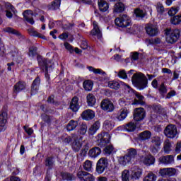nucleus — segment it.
<instances>
[{
  "label": "nucleus",
  "mask_w": 181,
  "mask_h": 181,
  "mask_svg": "<svg viewBox=\"0 0 181 181\" xmlns=\"http://www.w3.org/2000/svg\"><path fill=\"white\" fill-rule=\"evenodd\" d=\"M132 82L135 87H137L139 90H144L146 88L148 84V79L144 74L139 72L134 74L132 77Z\"/></svg>",
  "instance_id": "obj_1"
},
{
  "label": "nucleus",
  "mask_w": 181,
  "mask_h": 181,
  "mask_svg": "<svg viewBox=\"0 0 181 181\" xmlns=\"http://www.w3.org/2000/svg\"><path fill=\"white\" fill-rule=\"evenodd\" d=\"M115 23L116 26H118L119 28H127V32L128 33H134L132 28H129L132 25L129 16L127 15L120 16L115 18Z\"/></svg>",
  "instance_id": "obj_2"
},
{
  "label": "nucleus",
  "mask_w": 181,
  "mask_h": 181,
  "mask_svg": "<svg viewBox=\"0 0 181 181\" xmlns=\"http://www.w3.org/2000/svg\"><path fill=\"white\" fill-rule=\"evenodd\" d=\"M82 141L83 136L77 134H71V136L65 139V142H67V144H72V148L75 152H78V150L81 149V146H83V143H81Z\"/></svg>",
  "instance_id": "obj_3"
},
{
  "label": "nucleus",
  "mask_w": 181,
  "mask_h": 181,
  "mask_svg": "<svg viewBox=\"0 0 181 181\" xmlns=\"http://www.w3.org/2000/svg\"><path fill=\"white\" fill-rule=\"evenodd\" d=\"M180 37V30L168 28L165 30V40L167 43H176Z\"/></svg>",
  "instance_id": "obj_4"
},
{
  "label": "nucleus",
  "mask_w": 181,
  "mask_h": 181,
  "mask_svg": "<svg viewBox=\"0 0 181 181\" xmlns=\"http://www.w3.org/2000/svg\"><path fill=\"white\" fill-rule=\"evenodd\" d=\"M121 86L124 87L125 90H127L128 93H131V91H132V88H131V86H129V85L125 83L124 82L110 81L107 83V87L113 90H118L119 87H121Z\"/></svg>",
  "instance_id": "obj_5"
},
{
  "label": "nucleus",
  "mask_w": 181,
  "mask_h": 181,
  "mask_svg": "<svg viewBox=\"0 0 181 181\" xmlns=\"http://www.w3.org/2000/svg\"><path fill=\"white\" fill-rule=\"evenodd\" d=\"M140 162L146 165V166H151V165L155 164V157L151 153L144 152V154L140 157Z\"/></svg>",
  "instance_id": "obj_6"
},
{
  "label": "nucleus",
  "mask_w": 181,
  "mask_h": 181,
  "mask_svg": "<svg viewBox=\"0 0 181 181\" xmlns=\"http://www.w3.org/2000/svg\"><path fill=\"white\" fill-rule=\"evenodd\" d=\"M108 166V160L105 158H101L98 160L96 165V172L101 175V173H104V170Z\"/></svg>",
  "instance_id": "obj_7"
},
{
  "label": "nucleus",
  "mask_w": 181,
  "mask_h": 181,
  "mask_svg": "<svg viewBox=\"0 0 181 181\" xmlns=\"http://www.w3.org/2000/svg\"><path fill=\"white\" fill-rule=\"evenodd\" d=\"M164 134L168 138H175L177 135V129L175 125L169 124L165 127Z\"/></svg>",
  "instance_id": "obj_8"
},
{
  "label": "nucleus",
  "mask_w": 181,
  "mask_h": 181,
  "mask_svg": "<svg viewBox=\"0 0 181 181\" xmlns=\"http://www.w3.org/2000/svg\"><path fill=\"white\" fill-rule=\"evenodd\" d=\"M143 172L142 168L139 167L132 168L130 172V179H132V180H139L142 176Z\"/></svg>",
  "instance_id": "obj_9"
},
{
  "label": "nucleus",
  "mask_w": 181,
  "mask_h": 181,
  "mask_svg": "<svg viewBox=\"0 0 181 181\" xmlns=\"http://www.w3.org/2000/svg\"><path fill=\"white\" fill-rule=\"evenodd\" d=\"M159 146H160V138H159V136L153 138L151 140V144L150 146L151 152L153 154L158 153Z\"/></svg>",
  "instance_id": "obj_10"
},
{
  "label": "nucleus",
  "mask_w": 181,
  "mask_h": 181,
  "mask_svg": "<svg viewBox=\"0 0 181 181\" xmlns=\"http://www.w3.org/2000/svg\"><path fill=\"white\" fill-rule=\"evenodd\" d=\"M146 33L148 35L151 37H153V36H156L158 33H159V30H158V27L156 25H153L152 23H148L145 27Z\"/></svg>",
  "instance_id": "obj_11"
},
{
  "label": "nucleus",
  "mask_w": 181,
  "mask_h": 181,
  "mask_svg": "<svg viewBox=\"0 0 181 181\" xmlns=\"http://www.w3.org/2000/svg\"><path fill=\"white\" fill-rule=\"evenodd\" d=\"M100 107L103 111H107V112H112V111H114V103L107 99L101 102Z\"/></svg>",
  "instance_id": "obj_12"
},
{
  "label": "nucleus",
  "mask_w": 181,
  "mask_h": 181,
  "mask_svg": "<svg viewBox=\"0 0 181 181\" xmlns=\"http://www.w3.org/2000/svg\"><path fill=\"white\" fill-rule=\"evenodd\" d=\"M159 165H172L175 163V157L172 155L163 156L158 158Z\"/></svg>",
  "instance_id": "obj_13"
},
{
  "label": "nucleus",
  "mask_w": 181,
  "mask_h": 181,
  "mask_svg": "<svg viewBox=\"0 0 181 181\" xmlns=\"http://www.w3.org/2000/svg\"><path fill=\"white\" fill-rule=\"evenodd\" d=\"M145 118V109L139 107L134 110V121H142Z\"/></svg>",
  "instance_id": "obj_14"
},
{
  "label": "nucleus",
  "mask_w": 181,
  "mask_h": 181,
  "mask_svg": "<svg viewBox=\"0 0 181 181\" xmlns=\"http://www.w3.org/2000/svg\"><path fill=\"white\" fill-rule=\"evenodd\" d=\"M159 175H160L162 177L175 176V175H176V169L173 168H163L160 170Z\"/></svg>",
  "instance_id": "obj_15"
},
{
  "label": "nucleus",
  "mask_w": 181,
  "mask_h": 181,
  "mask_svg": "<svg viewBox=\"0 0 181 181\" xmlns=\"http://www.w3.org/2000/svg\"><path fill=\"white\" fill-rule=\"evenodd\" d=\"M97 138L98 142L102 144V145H107V144H110V139H111V136H110V134H108V133L107 132H103L100 134H98Z\"/></svg>",
  "instance_id": "obj_16"
},
{
  "label": "nucleus",
  "mask_w": 181,
  "mask_h": 181,
  "mask_svg": "<svg viewBox=\"0 0 181 181\" xmlns=\"http://www.w3.org/2000/svg\"><path fill=\"white\" fill-rule=\"evenodd\" d=\"M23 15L24 19H25V21L28 22V23H30V25L35 24V21L33 20V16H36V15L37 14H34L33 11H32L31 10H25L23 13Z\"/></svg>",
  "instance_id": "obj_17"
},
{
  "label": "nucleus",
  "mask_w": 181,
  "mask_h": 181,
  "mask_svg": "<svg viewBox=\"0 0 181 181\" xmlns=\"http://www.w3.org/2000/svg\"><path fill=\"white\" fill-rule=\"evenodd\" d=\"M129 112V109L127 107L120 109L116 115V119H117V121H124V119L128 117Z\"/></svg>",
  "instance_id": "obj_18"
},
{
  "label": "nucleus",
  "mask_w": 181,
  "mask_h": 181,
  "mask_svg": "<svg viewBox=\"0 0 181 181\" xmlns=\"http://www.w3.org/2000/svg\"><path fill=\"white\" fill-rule=\"evenodd\" d=\"M8 119V113L3 112L0 115V131L4 132L6 129V122Z\"/></svg>",
  "instance_id": "obj_19"
},
{
  "label": "nucleus",
  "mask_w": 181,
  "mask_h": 181,
  "mask_svg": "<svg viewBox=\"0 0 181 181\" xmlns=\"http://www.w3.org/2000/svg\"><path fill=\"white\" fill-rule=\"evenodd\" d=\"M81 117L82 119H84L85 121H90L95 117V113L94 111L88 109L82 112Z\"/></svg>",
  "instance_id": "obj_20"
},
{
  "label": "nucleus",
  "mask_w": 181,
  "mask_h": 181,
  "mask_svg": "<svg viewBox=\"0 0 181 181\" xmlns=\"http://www.w3.org/2000/svg\"><path fill=\"white\" fill-rule=\"evenodd\" d=\"M90 35H92V36H96L98 39H101V37L103 36L101 30L98 27V23L96 21H93V29L91 30Z\"/></svg>",
  "instance_id": "obj_21"
},
{
  "label": "nucleus",
  "mask_w": 181,
  "mask_h": 181,
  "mask_svg": "<svg viewBox=\"0 0 181 181\" xmlns=\"http://www.w3.org/2000/svg\"><path fill=\"white\" fill-rule=\"evenodd\" d=\"M39 86H40V78L37 77L33 82L31 87V95L37 94V91H39Z\"/></svg>",
  "instance_id": "obj_22"
},
{
  "label": "nucleus",
  "mask_w": 181,
  "mask_h": 181,
  "mask_svg": "<svg viewBox=\"0 0 181 181\" xmlns=\"http://www.w3.org/2000/svg\"><path fill=\"white\" fill-rule=\"evenodd\" d=\"M80 109V105L78 104V98L74 97L71 100L70 110L74 112H77Z\"/></svg>",
  "instance_id": "obj_23"
},
{
  "label": "nucleus",
  "mask_w": 181,
  "mask_h": 181,
  "mask_svg": "<svg viewBox=\"0 0 181 181\" xmlns=\"http://www.w3.org/2000/svg\"><path fill=\"white\" fill-rule=\"evenodd\" d=\"M86 103L88 107H94L95 103H97V99L93 93H89L86 96Z\"/></svg>",
  "instance_id": "obj_24"
},
{
  "label": "nucleus",
  "mask_w": 181,
  "mask_h": 181,
  "mask_svg": "<svg viewBox=\"0 0 181 181\" xmlns=\"http://www.w3.org/2000/svg\"><path fill=\"white\" fill-rule=\"evenodd\" d=\"M100 122H95L88 129V133L89 135H94L97 133V131L100 129Z\"/></svg>",
  "instance_id": "obj_25"
},
{
  "label": "nucleus",
  "mask_w": 181,
  "mask_h": 181,
  "mask_svg": "<svg viewBox=\"0 0 181 181\" xmlns=\"http://www.w3.org/2000/svg\"><path fill=\"white\" fill-rule=\"evenodd\" d=\"M100 154L101 148L98 147L93 148L88 151V156H90V158H95L97 156H100Z\"/></svg>",
  "instance_id": "obj_26"
},
{
  "label": "nucleus",
  "mask_w": 181,
  "mask_h": 181,
  "mask_svg": "<svg viewBox=\"0 0 181 181\" xmlns=\"http://www.w3.org/2000/svg\"><path fill=\"white\" fill-rule=\"evenodd\" d=\"M37 60L40 69L43 70V71H45L46 74H47V61H46L45 59L40 58V57H37Z\"/></svg>",
  "instance_id": "obj_27"
},
{
  "label": "nucleus",
  "mask_w": 181,
  "mask_h": 181,
  "mask_svg": "<svg viewBox=\"0 0 181 181\" xmlns=\"http://www.w3.org/2000/svg\"><path fill=\"white\" fill-rule=\"evenodd\" d=\"M98 5L101 12H107V11H108V8H110L108 3L104 0H98Z\"/></svg>",
  "instance_id": "obj_28"
},
{
  "label": "nucleus",
  "mask_w": 181,
  "mask_h": 181,
  "mask_svg": "<svg viewBox=\"0 0 181 181\" xmlns=\"http://www.w3.org/2000/svg\"><path fill=\"white\" fill-rule=\"evenodd\" d=\"M61 4H62V0H54L48 6V9H49L50 11H56V9H59V8H60Z\"/></svg>",
  "instance_id": "obj_29"
},
{
  "label": "nucleus",
  "mask_w": 181,
  "mask_h": 181,
  "mask_svg": "<svg viewBox=\"0 0 181 181\" xmlns=\"http://www.w3.org/2000/svg\"><path fill=\"white\" fill-rule=\"evenodd\" d=\"M28 33L30 36H34V37H39L40 39H44V40L46 39V37H45V35L36 31L35 28H30L28 30Z\"/></svg>",
  "instance_id": "obj_30"
},
{
  "label": "nucleus",
  "mask_w": 181,
  "mask_h": 181,
  "mask_svg": "<svg viewBox=\"0 0 181 181\" xmlns=\"http://www.w3.org/2000/svg\"><path fill=\"white\" fill-rule=\"evenodd\" d=\"M136 98L134 99V103H132V105H136V104H144V99L145 98L141 93L136 92L134 93Z\"/></svg>",
  "instance_id": "obj_31"
},
{
  "label": "nucleus",
  "mask_w": 181,
  "mask_h": 181,
  "mask_svg": "<svg viewBox=\"0 0 181 181\" xmlns=\"http://www.w3.org/2000/svg\"><path fill=\"white\" fill-rule=\"evenodd\" d=\"M125 9V6L124 5V4L121 3V2H118L117 3L113 8V11L115 13H119L121 12H123V11Z\"/></svg>",
  "instance_id": "obj_32"
},
{
  "label": "nucleus",
  "mask_w": 181,
  "mask_h": 181,
  "mask_svg": "<svg viewBox=\"0 0 181 181\" xmlns=\"http://www.w3.org/2000/svg\"><path fill=\"white\" fill-rule=\"evenodd\" d=\"M78 127V122L71 120L66 126L67 131H74Z\"/></svg>",
  "instance_id": "obj_33"
},
{
  "label": "nucleus",
  "mask_w": 181,
  "mask_h": 181,
  "mask_svg": "<svg viewBox=\"0 0 181 181\" xmlns=\"http://www.w3.org/2000/svg\"><path fill=\"white\" fill-rule=\"evenodd\" d=\"M115 126V124L112 120H106L103 123V128L106 129V131H111Z\"/></svg>",
  "instance_id": "obj_34"
},
{
  "label": "nucleus",
  "mask_w": 181,
  "mask_h": 181,
  "mask_svg": "<svg viewBox=\"0 0 181 181\" xmlns=\"http://www.w3.org/2000/svg\"><path fill=\"white\" fill-rule=\"evenodd\" d=\"M133 71L134 70H130L129 73L127 74L125 70H121L118 73V77H119V78H123L124 80H125L126 78H128V76L129 77H131V76H132Z\"/></svg>",
  "instance_id": "obj_35"
},
{
  "label": "nucleus",
  "mask_w": 181,
  "mask_h": 181,
  "mask_svg": "<svg viewBox=\"0 0 181 181\" xmlns=\"http://www.w3.org/2000/svg\"><path fill=\"white\" fill-rule=\"evenodd\" d=\"M93 86H94V83L90 80L83 81V86L86 91H91L93 90Z\"/></svg>",
  "instance_id": "obj_36"
},
{
  "label": "nucleus",
  "mask_w": 181,
  "mask_h": 181,
  "mask_svg": "<svg viewBox=\"0 0 181 181\" xmlns=\"http://www.w3.org/2000/svg\"><path fill=\"white\" fill-rule=\"evenodd\" d=\"M127 153L126 154L127 156H129V158H130V159L132 160V159H135V156H136V155H138V151H136V149L134 148H130L129 149L127 150Z\"/></svg>",
  "instance_id": "obj_37"
},
{
  "label": "nucleus",
  "mask_w": 181,
  "mask_h": 181,
  "mask_svg": "<svg viewBox=\"0 0 181 181\" xmlns=\"http://www.w3.org/2000/svg\"><path fill=\"white\" fill-rule=\"evenodd\" d=\"M156 179H158L156 174L150 172L144 177L143 181H156Z\"/></svg>",
  "instance_id": "obj_38"
},
{
  "label": "nucleus",
  "mask_w": 181,
  "mask_h": 181,
  "mask_svg": "<svg viewBox=\"0 0 181 181\" xmlns=\"http://www.w3.org/2000/svg\"><path fill=\"white\" fill-rule=\"evenodd\" d=\"M152 136V134L151 132L146 130L139 134L140 139H142V141H146V139H149Z\"/></svg>",
  "instance_id": "obj_39"
},
{
  "label": "nucleus",
  "mask_w": 181,
  "mask_h": 181,
  "mask_svg": "<svg viewBox=\"0 0 181 181\" xmlns=\"http://www.w3.org/2000/svg\"><path fill=\"white\" fill-rule=\"evenodd\" d=\"M156 9H157V12H158V18H160L162 19V15H163V12H165V8L163 7V4H160V3H158L157 4V6H156Z\"/></svg>",
  "instance_id": "obj_40"
},
{
  "label": "nucleus",
  "mask_w": 181,
  "mask_h": 181,
  "mask_svg": "<svg viewBox=\"0 0 181 181\" xmlns=\"http://www.w3.org/2000/svg\"><path fill=\"white\" fill-rule=\"evenodd\" d=\"M131 160H132L127 154L123 157H120L119 159L120 165H122L123 166H125L127 163H130Z\"/></svg>",
  "instance_id": "obj_41"
},
{
  "label": "nucleus",
  "mask_w": 181,
  "mask_h": 181,
  "mask_svg": "<svg viewBox=\"0 0 181 181\" xmlns=\"http://www.w3.org/2000/svg\"><path fill=\"white\" fill-rule=\"evenodd\" d=\"M25 87L26 85L23 82H18L14 86V93H19V91H22V90H25Z\"/></svg>",
  "instance_id": "obj_42"
},
{
  "label": "nucleus",
  "mask_w": 181,
  "mask_h": 181,
  "mask_svg": "<svg viewBox=\"0 0 181 181\" xmlns=\"http://www.w3.org/2000/svg\"><path fill=\"white\" fill-rule=\"evenodd\" d=\"M83 169L84 170H86V172H91L93 170V162L90 160H86L83 163Z\"/></svg>",
  "instance_id": "obj_43"
},
{
  "label": "nucleus",
  "mask_w": 181,
  "mask_h": 181,
  "mask_svg": "<svg viewBox=\"0 0 181 181\" xmlns=\"http://www.w3.org/2000/svg\"><path fill=\"white\" fill-rule=\"evenodd\" d=\"M123 127L124 129L128 132H134V131H135V129L136 128V125H135V123L134 122H129V124Z\"/></svg>",
  "instance_id": "obj_44"
},
{
  "label": "nucleus",
  "mask_w": 181,
  "mask_h": 181,
  "mask_svg": "<svg viewBox=\"0 0 181 181\" xmlns=\"http://www.w3.org/2000/svg\"><path fill=\"white\" fill-rule=\"evenodd\" d=\"M129 177H131V173L129 170H124L122 172V181H129Z\"/></svg>",
  "instance_id": "obj_45"
},
{
  "label": "nucleus",
  "mask_w": 181,
  "mask_h": 181,
  "mask_svg": "<svg viewBox=\"0 0 181 181\" xmlns=\"http://www.w3.org/2000/svg\"><path fill=\"white\" fill-rule=\"evenodd\" d=\"M87 124L86 123H83L81 125L79 126V128L78 129V134L79 135H86L87 132Z\"/></svg>",
  "instance_id": "obj_46"
},
{
  "label": "nucleus",
  "mask_w": 181,
  "mask_h": 181,
  "mask_svg": "<svg viewBox=\"0 0 181 181\" xmlns=\"http://www.w3.org/2000/svg\"><path fill=\"white\" fill-rule=\"evenodd\" d=\"M87 69L90 73H93L94 74H105V72L101 69H95L93 66H87Z\"/></svg>",
  "instance_id": "obj_47"
},
{
  "label": "nucleus",
  "mask_w": 181,
  "mask_h": 181,
  "mask_svg": "<svg viewBox=\"0 0 181 181\" xmlns=\"http://www.w3.org/2000/svg\"><path fill=\"white\" fill-rule=\"evenodd\" d=\"M172 25H180L181 23V14L173 16L170 19Z\"/></svg>",
  "instance_id": "obj_48"
},
{
  "label": "nucleus",
  "mask_w": 181,
  "mask_h": 181,
  "mask_svg": "<svg viewBox=\"0 0 181 181\" xmlns=\"http://www.w3.org/2000/svg\"><path fill=\"white\" fill-rule=\"evenodd\" d=\"M61 176L64 180H74V175L69 173H62Z\"/></svg>",
  "instance_id": "obj_49"
},
{
  "label": "nucleus",
  "mask_w": 181,
  "mask_h": 181,
  "mask_svg": "<svg viewBox=\"0 0 181 181\" xmlns=\"http://www.w3.org/2000/svg\"><path fill=\"white\" fill-rule=\"evenodd\" d=\"M146 43L147 46H150V45H159L160 43V39L159 38H151L146 40Z\"/></svg>",
  "instance_id": "obj_50"
},
{
  "label": "nucleus",
  "mask_w": 181,
  "mask_h": 181,
  "mask_svg": "<svg viewBox=\"0 0 181 181\" xmlns=\"http://www.w3.org/2000/svg\"><path fill=\"white\" fill-rule=\"evenodd\" d=\"M4 32H6L7 33H11V35H16V36H19L21 35L20 33H18V30L11 28V27H7L4 28Z\"/></svg>",
  "instance_id": "obj_51"
},
{
  "label": "nucleus",
  "mask_w": 181,
  "mask_h": 181,
  "mask_svg": "<svg viewBox=\"0 0 181 181\" xmlns=\"http://www.w3.org/2000/svg\"><path fill=\"white\" fill-rule=\"evenodd\" d=\"M134 13L136 18H145V15H146V13H145V11L139 8H136L134 10Z\"/></svg>",
  "instance_id": "obj_52"
},
{
  "label": "nucleus",
  "mask_w": 181,
  "mask_h": 181,
  "mask_svg": "<svg viewBox=\"0 0 181 181\" xmlns=\"http://www.w3.org/2000/svg\"><path fill=\"white\" fill-rule=\"evenodd\" d=\"M87 172L83 170H80L77 173V177L81 181H83L86 178V176L87 175Z\"/></svg>",
  "instance_id": "obj_53"
},
{
  "label": "nucleus",
  "mask_w": 181,
  "mask_h": 181,
  "mask_svg": "<svg viewBox=\"0 0 181 181\" xmlns=\"http://www.w3.org/2000/svg\"><path fill=\"white\" fill-rule=\"evenodd\" d=\"M170 142L168 140L165 141L164 143V151L165 153H169L170 152Z\"/></svg>",
  "instance_id": "obj_54"
},
{
  "label": "nucleus",
  "mask_w": 181,
  "mask_h": 181,
  "mask_svg": "<svg viewBox=\"0 0 181 181\" xmlns=\"http://www.w3.org/2000/svg\"><path fill=\"white\" fill-rule=\"evenodd\" d=\"M112 151H114V147L112 146H107L104 149L105 155H111Z\"/></svg>",
  "instance_id": "obj_55"
},
{
  "label": "nucleus",
  "mask_w": 181,
  "mask_h": 181,
  "mask_svg": "<svg viewBox=\"0 0 181 181\" xmlns=\"http://www.w3.org/2000/svg\"><path fill=\"white\" fill-rule=\"evenodd\" d=\"M177 12H179V10L177 8H171V9H170L168 12L169 16H175V15H176V13H177Z\"/></svg>",
  "instance_id": "obj_56"
},
{
  "label": "nucleus",
  "mask_w": 181,
  "mask_h": 181,
  "mask_svg": "<svg viewBox=\"0 0 181 181\" xmlns=\"http://www.w3.org/2000/svg\"><path fill=\"white\" fill-rule=\"evenodd\" d=\"M36 52H37V47H30L29 56H31L32 57H33V56H35Z\"/></svg>",
  "instance_id": "obj_57"
},
{
  "label": "nucleus",
  "mask_w": 181,
  "mask_h": 181,
  "mask_svg": "<svg viewBox=\"0 0 181 181\" xmlns=\"http://www.w3.org/2000/svg\"><path fill=\"white\" fill-rule=\"evenodd\" d=\"M45 166H49V168L53 166V158L52 157H47L46 158Z\"/></svg>",
  "instance_id": "obj_58"
},
{
  "label": "nucleus",
  "mask_w": 181,
  "mask_h": 181,
  "mask_svg": "<svg viewBox=\"0 0 181 181\" xmlns=\"http://www.w3.org/2000/svg\"><path fill=\"white\" fill-rule=\"evenodd\" d=\"M95 180V178L94 177L93 175H91L90 173H87L83 181H94Z\"/></svg>",
  "instance_id": "obj_59"
},
{
  "label": "nucleus",
  "mask_w": 181,
  "mask_h": 181,
  "mask_svg": "<svg viewBox=\"0 0 181 181\" xmlns=\"http://www.w3.org/2000/svg\"><path fill=\"white\" fill-rule=\"evenodd\" d=\"M152 109L154 112H162V106L160 105H153Z\"/></svg>",
  "instance_id": "obj_60"
},
{
  "label": "nucleus",
  "mask_w": 181,
  "mask_h": 181,
  "mask_svg": "<svg viewBox=\"0 0 181 181\" xmlns=\"http://www.w3.org/2000/svg\"><path fill=\"white\" fill-rule=\"evenodd\" d=\"M158 91H160L161 94H165L168 93V89H166V87L165 86V83H162L160 86V87L158 88Z\"/></svg>",
  "instance_id": "obj_61"
},
{
  "label": "nucleus",
  "mask_w": 181,
  "mask_h": 181,
  "mask_svg": "<svg viewBox=\"0 0 181 181\" xmlns=\"http://www.w3.org/2000/svg\"><path fill=\"white\" fill-rule=\"evenodd\" d=\"M64 47L66 50H69V52H70V53H73V52H74V49H73V47L69 42H65Z\"/></svg>",
  "instance_id": "obj_62"
},
{
  "label": "nucleus",
  "mask_w": 181,
  "mask_h": 181,
  "mask_svg": "<svg viewBox=\"0 0 181 181\" xmlns=\"http://www.w3.org/2000/svg\"><path fill=\"white\" fill-rule=\"evenodd\" d=\"M23 129L25 130L26 134H28V135H32V134H33V129L32 128H29L26 126H24Z\"/></svg>",
  "instance_id": "obj_63"
},
{
  "label": "nucleus",
  "mask_w": 181,
  "mask_h": 181,
  "mask_svg": "<svg viewBox=\"0 0 181 181\" xmlns=\"http://www.w3.org/2000/svg\"><path fill=\"white\" fill-rule=\"evenodd\" d=\"M6 11H9L15 13V8L13 7V6H12V4L9 3L6 4Z\"/></svg>",
  "instance_id": "obj_64"
}]
</instances>
